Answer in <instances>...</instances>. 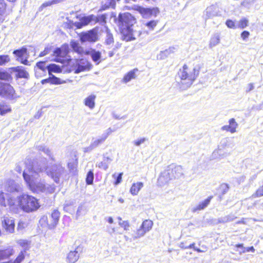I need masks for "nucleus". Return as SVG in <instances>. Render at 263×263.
Listing matches in <instances>:
<instances>
[{
    "label": "nucleus",
    "instance_id": "nucleus-35",
    "mask_svg": "<svg viewBox=\"0 0 263 263\" xmlns=\"http://www.w3.org/2000/svg\"><path fill=\"white\" fill-rule=\"evenodd\" d=\"M47 175L50 176L55 181H57L59 179L60 173L57 172L56 170H52L48 172Z\"/></svg>",
    "mask_w": 263,
    "mask_h": 263
},
{
    "label": "nucleus",
    "instance_id": "nucleus-42",
    "mask_svg": "<svg viewBox=\"0 0 263 263\" xmlns=\"http://www.w3.org/2000/svg\"><path fill=\"white\" fill-rule=\"evenodd\" d=\"M263 196V185L259 187L253 194V197L255 198Z\"/></svg>",
    "mask_w": 263,
    "mask_h": 263
},
{
    "label": "nucleus",
    "instance_id": "nucleus-3",
    "mask_svg": "<svg viewBox=\"0 0 263 263\" xmlns=\"http://www.w3.org/2000/svg\"><path fill=\"white\" fill-rule=\"evenodd\" d=\"M17 200L18 207L27 213L35 211L40 207L39 200L27 194H23L18 196Z\"/></svg>",
    "mask_w": 263,
    "mask_h": 263
},
{
    "label": "nucleus",
    "instance_id": "nucleus-56",
    "mask_svg": "<svg viewBox=\"0 0 263 263\" xmlns=\"http://www.w3.org/2000/svg\"><path fill=\"white\" fill-rule=\"evenodd\" d=\"M51 5H51V2L50 1H48V2H45L43 4H42L41 6V8H45V7H48V6H50Z\"/></svg>",
    "mask_w": 263,
    "mask_h": 263
},
{
    "label": "nucleus",
    "instance_id": "nucleus-40",
    "mask_svg": "<svg viewBox=\"0 0 263 263\" xmlns=\"http://www.w3.org/2000/svg\"><path fill=\"white\" fill-rule=\"evenodd\" d=\"M78 166V160L75 159L72 162H69L67 164V166L69 171H73L76 169Z\"/></svg>",
    "mask_w": 263,
    "mask_h": 263
},
{
    "label": "nucleus",
    "instance_id": "nucleus-7",
    "mask_svg": "<svg viewBox=\"0 0 263 263\" xmlns=\"http://www.w3.org/2000/svg\"><path fill=\"white\" fill-rule=\"evenodd\" d=\"M16 91L10 83L0 81V96L9 99L16 98Z\"/></svg>",
    "mask_w": 263,
    "mask_h": 263
},
{
    "label": "nucleus",
    "instance_id": "nucleus-64",
    "mask_svg": "<svg viewBox=\"0 0 263 263\" xmlns=\"http://www.w3.org/2000/svg\"><path fill=\"white\" fill-rule=\"evenodd\" d=\"M115 53L114 52V51H110L109 53V56L110 57L113 56L114 55Z\"/></svg>",
    "mask_w": 263,
    "mask_h": 263
},
{
    "label": "nucleus",
    "instance_id": "nucleus-33",
    "mask_svg": "<svg viewBox=\"0 0 263 263\" xmlns=\"http://www.w3.org/2000/svg\"><path fill=\"white\" fill-rule=\"evenodd\" d=\"M248 20L246 17H243L239 20L238 24L237 25V28L242 29L247 27L248 26Z\"/></svg>",
    "mask_w": 263,
    "mask_h": 263
},
{
    "label": "nucleus",
    "instance_id": "nucleus-15",
    "mask_svg": "<svg viewBox=\"0 0 263 263\" xmlns=\"http://www.w3.org/2000/svg\"><path fill=\"white\" fill-rule=\"evenodd\" d=\"M14 253L12 248L0 249V261L9 258Z\"/></svg>",
    "mask_w": 263,
    "mask_h": 263
},
{
    "label": "nucleus",
    "instance_id": "nucleus-24",
    "mask_svg": "<svg viewBox=\"0 0 263 263\" xmlns=\"http://www.w3.org/2000/svg\"><path fill=\"white\" fill-rule=\"evenodd\" d=\"M153 226V222L152 220L149 219H146L142 222L140 227L143 231L144 233L146 234L152 229Z\"/></svg>",
    "mask_w": 263,
    "mask_h": 263
},
{
    "label": "nucleus",
    "instance_id": "nucleus-19",
    "mask_svg": "<svg viewBox=\"0 0 263 263\" xmlns=\"http://www.w3.org/2000/svg\"><path fill=\"white\" fill-rule=\"evenodd\" d=\"M181 167L179 166H175L173 167L168 168L166 170L167 173H168L169 176L171 177L172 179L181 175Z\"/></svg>",
    "mask_w": 263,
    "mask_h": 263
},
{
    "label": "nucleus",
    "instance_id": "nucleus-43",
    "mask_svg": "<svg viewBox=\"0 0 263 263\" xmlns=\"http://www.w3.org/2000/svg\"><path fill=\"white\" fill-rule=\"evenodd\" d=\"M122 175H123V173H119L118 174V175L117 176H116V175L115 174H114L112 175V177L115 179V181L114 182V184L115 185H118V184H119L121 182Z\"/></svg>",
    "mask_w": 263,
    "mask_h": 263
},
{
    "label": "nucleus",
    "instance_id": "nucleus-30",
    "mask_svg": "<svg viewBox=\"0 0 263 263\" xmlns=\"http://www.w3.org/2000/svg\"><path fill=\"white\" fill-rule=\"evenodd\" d=\"M93 18H95V15L91 14L87 16L82 17L80 20L84 26H86L91 22H93Z\"/></svg>",
    "mask_w": 263,
    "mask_h": 263
},
{
    "label": "nucleus",
    "instance_id": "nucleus-49",
    "mask_svg": "<svg viewBox=\"0 0 263 263\" xmlns=\"http://www.w3.org/2000/svg\"><path fill=\"white\" fill-rule=\"evenodd\" d=\"M74 26V23L70 20H68L67 22L64 23V28L66 29H72Z\"/></svg>",
    "mask_w": 263,
    "mask_h": 263
},
{
    "label": "nucleus",
    "instance_id": "nucleus-25",
    "mask_svg": "<svg viewBox=\"0 0 263 263\" xmlns=\"http://www.w3.org/2000/svg\"><path fill=\"white\" fill-rule=\"evenodd\" d=\"M143 186V183L142 182H137L134 183L130 187V193L133 195H136Z\"/></svg>",
    "mask_w": 263,
    "mask_h": 263
},
{
    "label": "nucleus",
    "instance_id": "nucleus-29",
    "mask_svg": "<svg viewBox=\"0 0 263 263\" xmlns=\"http://www.w3.org/2000/svg\"><path fill=\"white\" fill-rule=\"evenodd\" d=\"M93 22L95 24L99 23L101 24L105 25L106 23V15L104 14L98 16L95 15Z\"/></svg>",
    "mask_w": 263,
    "mask_h": 263
},
{
    "label": "nucleus",
    "instance_id": "nucleus-58",
    "mask_svg": "<svg viewBox=\"0 0 263 263\" xmlns=\"http://www.w3.org/2000/svg\"><path fill=\"white\" fill-rule=\"evenodd\" d=\"M254 89V85L253 83H249L248 85V89L246 90L247 92H249Z\"/></svg>",
    "mask_w": 263,
    "mask_h": 263
},
{
    "label": "nucleus",
    "instance_id": "nucleus-54",
    "mask_svg": "<svg viewBox=\"0 0 263 263\" xmlns=\"http://www.w3.org/2000/svg\"><path fill=\"white\" fill-rule=\"evenodd\" d=\"M144 141H145V139L144 138H141V139H138V140H137L136 141H134V144H135V145H136L137 146H139L141 144L143 143Z\"/></svg>",
    "mask_w": 263,
    "mask_h": 263
},
{
    "label": "nucleus",
    "instance_id": "nucleus-22",
    "mask_svg": "<svg viewBox=\"0 0 263 263\" xmlns=\"http://www.w3.org/2000/svg\"><path fill=\"white\" fill-rule=\"evenodd\" d=\"M171 179V177L169 176L168 173L165 170L160 173L158 178V182L161 185L168 182Z\"/></svg>",
    "mask_w": 263,
    "mask_h": 263
},
{
    "label": "nucleus",
    "instance_id": "nucleus-63",
    "mask_svg": "<svg viewBox=\"0 0 263 263\" xmlns=\"http://www.w3.org/2000/svg\"><path fill=\"white\" fill-rule=\"evenodd\" d=\"M107 221L108 222L110 223V224H111L113 223L114 221H113V219L112 217H109L107 219Z\"/></svg>",
    "mask_w": 263,
    "mask_h": 263
},
{
    "label": "nucleus",
    "instance_id": "nucleus-37",
    "mask_svg": "<svg viewBox=\"0 0 263 263\" xmlns=\"http://www.w3.org/2000/svg\"><path fill=\"white\" fill-rule=\"evenodd\" d=\"M118 219L120 220L119 224L122 227L124 230L126 231L128 230L130 227L129 222L128 221H122V219L120 217H118Z\"/></svg>",
    "mask_w": 263,
    "mask_h": 263
},
{
    "label": "nucleus",
    "instance_id": "nucleus-26",
    "mask_svg": "<svg viewBox=\"0 0 263 263\" xmlns=\"http://www.w3.org/2000/svg\"><path fill=\"white\" fill-rule=\"evenodd\" d=\"M36 66L37 69L35 70V74L36 77H41V76H39L37 74V73L39 72V70H41L43 72L44 75L45 74L46 69H47V66H45V62L44 61H40L36 63Z\"/></svg>",
    "mask_w": 263,
    "mask_h": 263
},
{
    "label": "nucleus",
    "instance_id": "nucleus-31",
    "mask_svg": "<svg viewBox=\"0 0 263 263\" xmlns=\"http://www.w3.org/2000/svg\"><path fill=\"white\" fill-rule=\"evenodd\" d=\"M25 250L21 251L15 259L13 261H11V263H21L25 258Z\"/></svg>",
    "mask_w": 263,
    "mask_h": 263
},
{
    "label": "nucleus",
    "instance_id": "nucleus-39",
    "mask_svg": "<svg viewBox=\"0 0 263 263\" xmlns=\"http://www.w3.org/2000/svg\"><path fill=\"white\" fill-rule=\"evenodd\" d=\"M158 23V21L152 20L147 22L145 25L150 30H153L157 25Z\"/></svg>",
    "mask_w": 263,
    "mask_h": 263
},
{
    "label": "nucleus",
    "instance_id": "nucleus-57",
    "mask_svg": "<svg viewBox=\"0 0 263 263\" xmlns=\"http://www.w3.org/2000/svg\"><path fill=\"white\" fill-rule=\"evenodd\" d=\"M41 83L43 85L45 84L46 83H50V77H49V78H48L47 79H45L42 80L41 81Z\"/></svg>",
    "mask_w": 263,
    "mask_h": 263
},
{
    "label": "nucleus",
    "instance_id": "nucleus-45",
    "mask_svg": "<svg viewBox=\"0 0 263 263\" xmlns=\"http://www.w3.org/2000/svg\"><path fill=\"white\" fill-rule=\"evenodd\" d=\"M91 58L93 61L97 62L101 58V53L99 51H95L92 53Z\"/></svg>",
    "mask_w": 263,
    "mask_h": 263
},
{
    "label": "nucleus",
    "instance_id": "nucleus-18",
    "mask_svg": "<svg viewBox=\"0 0 263 263\" xmlns=\"http://www.w3.org/2000/svg\"><path fill=\"white\" fill-rule=\"evenodd\" d=\"M70 46L72 50L80 55H83L85 53V50L83 48L80 46L79 43L74 40H71L70 42Z\"/></svg>",
    "mask_w": 263,
    "mask_h": 263
},
{
    "label": "nucleus",
    "instance_id": "nucleus-9",
    "mask_svg": "<svg viewBox=\"0 0 263 263\" xmlns=\"http://www.w3.org/2000/svg\"><path fill=\"white\" fill-rule=\"evenodd\" d=\"M13 54L15 56L17 61L21 64L25 65H29V62L27 60V57H25L27 54V49L25 46L21 47L20 49L14 50Z\"/></svg>",
    "mask_w": 263,
    "mask_h": 263
},
{
    "label": "nucleus",
    "instance_id": "nucleus-55",
    "mask_svg": "<svg viewBox=\"0 0 263 263\" xmlns=\"http://www.w3.org/2000/svg\"><path fill=\"white\" fill-rule=\"evenodd\" d=\"M74 26L76 27L77 29H80L82 27L84 26L81 20L80 22H77L74 23Z\"/></svg>",
    "mask_w": 263,
    "mask_h": 263
},
{
    "label": "nucleus",
    "instance_id": "nucleus-62",
    "mask_svg": "<svg viewBox=\"0 0 263 263\" xmlns=\"http://www.w3.org/2000/svg\"><path fill=\"white\" fill-rule=\"evenodd\" d=\"M112 42H113V37H112V35H111V36L109 37V39H108V41H107V43L108 44H109V43H112Z\"/></svg>",
    "mask_w": 263,
    "mask_h": 263
},
{
    "label": "nucleus",
    "instance_id": "nucleus-5",
    "mask_svg": "<svg viewBox=\"0 0 263 263\" xmlns=\"http://www.w3.org/2000/svg\"><path fill=\"white\" fill-rule=\"evenodd\" d=\"M23 176L28 187L33 193H39L45 191L46 187L44 183L36 182L34 177L25 172H23Z\"/></svg>",
    "mask_w": 263,
    "mask_h": 263
},
{
    "label": "nucleus",
    "instance_id": "nucleus-61",
    "mask_svg": "<svg viewBox=\"0 0 263 263\" xmlns=\"http://www.w3.org/2000/svg\"><path fill=\"white\" fill-rule=\"evenodd\" d=\"M251 4V3L249 1H243L242 3H241V5H243V6H248V5H249Z\"/></svg>",
    "mask_w": 263,
    "mask_h": 263
},
{
    "label": "nucleus",
    "instance_id": "nucleus-17",
    "mask_svg": "<svg viewBox=\"0 0 263 263\" xmlns=\"http://www.w3.org/2000/svg\"><path fill=\"white\" fill-rule=\"evenodd\" d=\"M138 71L137 68H134L125 73L122 79V82L127 83L136 78V72Z\"/></svg>",
    "mask_w": 263,
    "mask_h": 263
},
{
    "label": "nucleus",
    "instance_id": "nucleus-34",
    "mask_svg": "<svg viewBox=\"0 0 263 263\" xmlns=\"http://www.w3.org/2000/svg\"><path fill=\"white\" fill-rule=\"evenodd\" d=\"M12 78L9 73L6 71L0 70V80L5 81L11 80Z\"/></svg>",
    "mask_w": 263,
    "mask_h": 263
},
{
    "label": "nucleus",
    "instance_id": "nucleus-13",
    "mask_svg": "<svg viewBox=\"0 0 263 263\" xmlns=\"http://www.w3.org/2000/svg\"><path fill=\"white\" fill-rule=\"evenodd\" d=\"M135 10L138 11L143 17L145 18L151 17L153 15H156L159 12L158 8H144L139 6H137Z\"/></svg>",
    "mask_w": 263,
    "mask_h": 263
},
{
    "label": "nucleus",
    "instance_id": "nucleus-11",
    "mask_svg": "<svg viewBox=\"0 0 263 263\" xmlns=\"http://www.w3.org/2000/svg\"><path fill=\"white\" fill-rule=\"evenodd\" d=\"M2 226L7 233H13L15 229L14 220L10 217L4 216L2 220Z\"/></svg>",
    "mask_w": 263,
    "mask_h": 263
},
{
    "label": "nucleus",
    "instance_id": "nucleus-60",
    "mask_svg": "<svg viewBox=\"0 0 263 263\" xmlns=\"http://www.w3.org/2000/svg\"><path fill=\"white\" fill-rule=\"evenodd\" d=\"M235 247L237 248H240L242 249V250H243V248H245L244 247H243V245L242 243H238V244H236L235 245Z\"/></svg>",
    "mask_w": 263,
    "mask_h": 263
},
{
    "label": "nucleus",
    "instance_id": "nucleus-4",
    "mask_svg": "<svg viewBox=\"0 0 263 263\" xmlns=\"http://www.w3.org/2000/svg\"><path fill=\"white\" fill-rule=\"evenodd\" d=\"M60 217V212L57 209L52 211L48 217L43 215L40 220V222L42 227H46L48 229H54L58 225Z\"/></svg>",
    "mask_w": 263,
    "mask_h": 263
},
{
    "label": "nucleus",
    "instance_id": "nucleus-50",
    "mask_svg": "<svg viewBox=\"0 0 263 263\" xmlns=\"http://www.w3.org/2000/svg\"><path fill=\"white\" fill-rule=\"evenodd\" d=\"M20 246L25 249H27L29 247V242L27 240H21L18 242Z\"/></svg>",
    "mask_w": 263,
    "mask_h": 263
},
{
    "label": "nucleus",
    "instance_id": "nucleus-59",
    "mask_svg": "<svg viewBox=\"0 0 263 263\" xmlns=\"http://www.w3.org/2000/svg\"><path fill=\"white\" fill-rule=\"evenodd\" d=\"M63 0H51L50 1L51 5L57 4L61 3Z\"/></svg>",
    "mask_w": 263,
    "mask_h": 263
},
{
    "label": "nucleus",
    "instance_id": "nucleus-20",
    "mask_svg": "<svg viewBox=\"0 0 263 263\" xmlns=\"http://www.w3.org/2000/svg\"><path fill=\"white\" fill-rule=\"evenodd\" d=\"M96 96L95 95L91 94L87 97L84 101V103L85 106L88 107L90 109L94 108L95 106V99Z\"/></svg>",
    "mask_w": 263,
    "mask_h": 263
},
{
    "label": "nucleus",
    "instance_id": "nucleus-52",
    "mask_svg": "<svg viewBox=\"0 0 263 263\" xmlns=\"http://www.w3.org/2000/svg\"><path fill=\"white\" fill-rule=\"evenodd\" d=\"M250 251L252 252H254L255 249H254V248L253 246H251V247H248V248H243V250H242L240 252V253H245L246 252H250Z\"/></svg>",
    "mask_w": 263,
    "mask_h": 263
},
{
    "label": "nucleus",
    "instance_id": "nucleus-38",
    "mask_svg": "<svg viewBox=\"0 0 263 263\" xmlns=\"http://www.w3.org/2000/svg\"><path fill=\"white\" fill-rule=\"evenodd\" d=\"M50 77V84L52 85H58L62 84L64 82L63 81H61L59 78L55 77L54 75H52Z\"/></svg>",
    "mask_w": 263,
    "mask_h": 263
},
{
    "label": "nucleus",
    "instance_id": "nucleus-8",
    "mask_svg": "<svg viewBox=\"0 0 263 263\" xmlns=\"http://www.w3.org/2000/svg\"><path fill=\"white\" fill-rule=\"evenodd\" d=\"M98 27L94 28L85 32H82L80 38L82 42H95L98 40Z\"/></svg>",
    "mask_w": 263,
    "mask_h": 263
},
{
    "label": "nucleus",
    "instance_id": "nucleus-53",
    "mask_svg": "<svg viewBox=\"0 0 263 263\" xmlns=\"http://www.w3.org/2000/svg\"><path fill=\"white\" fill-rule=\"evenodd\" d=\"M86 70V67L79 65L77 69L75 70V73H79Z\"/></svg>",
    "mask_w": 263,
    "mask_h": 263
},
{
    "label": "nucleus",
    "instance_id": "nucleus-14",
    "mask_svg": "<svg viewBox=\"0 0 263 263\" xmlns=\"http://www.w3.org/2000/svg\"><path fill=\"white\" fill-rule=\"evenodd\" d=\"M229 124L224 125L221 127V130L227 132H230L232 134L236 132V128L238 126V124L236 122L235 119L231 118L229 121Z\"/></svg>",
    "mask_w": 263,
    "mask_h": 263
},
{
    "label": "nucleus",
    "instance_id": "nucleus-48",
    "mask_svg": "<svg viewBox=\"0 0 263 263\" xmlns=\"http://www.w3.org/2000/svg\"><path fill=\"white\" fill-rule=\"evenodd\" d=\"M52 47L51 46H47L45 48L43 51H41L39 54L40 57L45 56L51 51Z\"/></svg>",
    "mask_w": 263,
    "mask_h": 263
},
{
    "label": "nucleus",
    "instance_id": "nucleus-28",
    "mask_svg": "<svg viewBox=\"0 0 263 263\" xmlns=\"http://www.w3.org/2000/svg\"><path fill=\"white\" fill-rule=\"evenodd\" d=\"M47 69L49 74H50L51 72L60 73L62 71L60 67L54 64H50L47 66Z\"/></svg>",
    "mask_w": 263,
    "mask_h": 263
},
{
    "label": "nucleus",
    "instance_id": "nucleus-44",
    "mask_svg": "<svg viewBox=\"0 0 263 263\" xmlns=\"http://www.w3.org/2000/svg\"><path fill=\"white\" fill-rule=\"evenodd\" d=\"M10 61L9 56L8 55H0V65L5 64Z\"/></svg>",
    "mask_w": 263,
    "mask_h": 263
},
{
    "label": "nucleus",
    "instance_id": "nucleus-1",
    "mask_svg": "<svg viewBox=\"0 0 263 263\" xmlns=\"http://www.w3.org/2000/svg\"><path fill=\"white\" fill-rule=\"evenodd\" d=\"M118 26L122 39L126 42L135 40L132 27L137 22L136 18L130 13H120L118 17Z\"/></svg>",
    "mask_w": 263,
    "mask_h": 263
},
{
    "label": "nucleus",
    "instance_id": "nucleus-12",
    "mask_svg": "<svg viewBox=\"0 0 263 263\" xmlns=\"http://www.w3.org/2000/svg\"><path fill=\"white\" fill-rule=\"evenodd\" d=\"M83 248L80 246L76 247L74 250L70 251L67 254L66 261L68 263H75L80 257V253L82 252Z\"/></svg>",
    "mask_w": 263,
    "mask_h": 263
},
{
    "label": "nucleus",
    "instance_id": "nucleus-41",
    "mask_svg": "<svg viewBox=\"0 0 263 263\" xmlns=\"http://www.w3.org/2000/svg\"><path fill=\"white\" fill-rule=\"evenodd\" d=\"M183 243H181V248H182V249H191V248H192V249H193L195 251H196V252H199H199H204L203 251L201 250H200V249H199V248H195V243L194 242H193V243H192L190 244V245L189 246H184V247L182 246V245H183Z\"/></svg>",
    "mask_w": 263,
    "mask_h": 263
},
{
    "label": "nucleus",
    "instance_id": "nucleus-51",
    "mask_svg": "<svg viewBox=\"0 0 263 263\" xmlns=\"http://www.w3.org/2000/svg\"><path fill=\"white\" fill-rule=\"evenodd\" d=\"M250 35V32L245 30L241 33L240 36L243 40H246Z\"/></svg>",
    "mask_w": 263,
    "mask_h": 263
},
{
    "label": "nucleus",
    "instance_id": "nucleus-27",
    "mask_svg": "<svg viewBox=\"0 0 263 263\" xmlns=\"http://www.w3.org/2000/svg\"><path fill=\"white\" fill-rule=\"evenodd\" d=\"M213 198V196H209L208 198L205 199L204 201L199 203L198 205L196 207L195 210H201L204 209L210 203L211 199Z\"/></svg>",
    "mask_w": 263,
    "mask_h": 263
},
{
    "label": "nucleus",
    "instance_id": "nucleus-2",
    "mask_svg": "<svg viewBox=\"0 0 263 263\" xmlns=\"http://www.w3.org/2000/svg\"><path fill=\"white\" fill-rule=\"evenodd\" d=\"M199 70V67L192 68L186 64H184L178 72L181 83L185 85L187 87L190 86L198 77Z\"/></svg>",
    "mask_w": 263,
    "mask_h": 263
},
{
    "label": "nucleus",
    "instance_id": "nucleus-46",
    "mask_svg": "<svg viewBox=\"0 0 263 263\" xmlns=\"http://www.w3.org/2000/svg\"><path fill=\"white\" fill-rule=\"evenodd\" d=\"M227 26L231 29H235L237 28V25L235 24L234 21L231 20H228L226 22Z\"/></svg>",
    "mask_w": 263,
    "mask_h": 263
},
{
    "label": "nucleus",
    "instance_id": "nucleus-36",
    "mask_svg": "<svg viewBox=\"0 0 263 263\" xmlns=\"http://www.w3.org/2000/svg\"><path fill=\"white\" fill-rule=\"evenodd\" d=\"M171 53L170 49H166L164 51H161L158 55V58L160 60H163L167 58Z\"/></svg>",
    "mask_w": 263,
    "mask_h": 263
},
{
    "label": "nucleus",
    "instance_id": "nucleus-6",
    "mask_svg": "<svg viewBox=\"0 0 263 263\" xmlns=\"http://www.w3.org/2000/svg\"><path fill=\"white\" fill-rule=\"evenodd\" d=\"M69 52V44L64 43L60 47L55 49L53 52V56L54 57L55 61L64 63L70 60V57L68 55Z\"/></svg>",
    "mask_w": 263,
    "mask_h": 263
},
{
    "label": "nucleus",
    "instance_id": "nucleus-10",
    "mask_svg": "<svg viewBox=\"0 0 263 263\" xmlns=\"http://www.w3.org/2000/svg\"><path fill=\"white\" fill-rule=\"evenodd\" d=\"M12 72L15 73V79H24L28 80L30 78V74L26 69L23 66H17L10 68Z\"/></svg>",
    "mask_w": 263,
    "mask_h": 263
},
{
    "label": "nucleus",
    "instance_id": "nucleus-23",
    "mask_svg": "<svg viewBox=\"0 0 263 263\" xmlns=\"http://www.w3.org/2000/svg\"><path fill=\"white\" fill-rule=\"evenodd\" d=\"M109 135V133H107L103 134L101 137L99 138L96 139L94 140L90 144V147L91 148H95L101 145L103 143L105 140L107 139Z\"/></svg>",
    "mask_w": 263,
    "mask_h": 263
},
{
    "label": "nucleus",
    "instance_id": "nucleus-32",
    "mask_svg": "<svg viewBox=\"0 0 263 263\" xmlns=\"http://www.w3.org/2000/svg\"><path fill=\"white\" fill-rule=\"evenodd\" d=\"M94 179L93 173L92 170H90L87 174L86 177V183L87 185H91L93 184Z\"/></svg>",
    "mask_w": 263,
    "mask_h": 263
},
{
    "label": "nucleus",
    "instance_id": "nucleus-16",
    "mask_svg": "<svg viewBox=\"0 0 263 263\" xmlns=\"http://www.w3.org/2000/svg\"><path fill=\"white\" fill-rule=\"evenodd\" d=\"M12 112L11 106L5 101L0 102V115L5 116Z\"/></svg>",
    "mask_w": 263,
    "mask_h": 263
},
{
    "label": "nucleus",
    "instance_id": "nucleus-47",
    "mask_svg": "<svg viewBox=\"0 0 263 263\" xmlns=\"http://www.w3.org/2000/svg\"><path fill=\"white\" fill-rule=\"evenodd\" d=\"M7 4L2 0L0 1V15H3L6 11Z\"/></svg>",
    "mask_w": 263,
    "mask_h": 263
},
{
    "label": "nucleus",
    "instance_id": "nucleus-21",
    "mask_svg": "<svg viewBox=\"0 0 263 263\" xmlns=\"http://www.w3.org/2000/svg\"><path fill=\"white\" fill-rule=\"evenodd\" d=\"M145 234V233H144L143 231L140 227L139 228L133 232L131 234L130 237L125 236V238L126 240L136 239L143 236Z\"/></svg>",
    "mask_w": 263,
    "mask_h": 263
}]
</instances>
